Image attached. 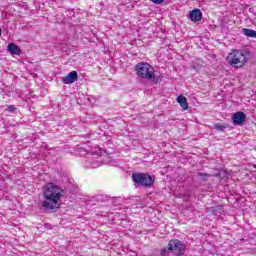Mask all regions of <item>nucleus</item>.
<instances>
[{"instance_id": "nucleus-1", "label": "nucleus", "mask_w": 256, "mask_h": 256, "mask_svg": "<svg viewBox=\"0 0 256 256\" xmlns=\"http://www.w3.org/2000/svg\"><path fill=\"white\" fill-rule=\"evenodd\" d=\"M42 207L47 211H53V209L59 208V201L63 197V189L55 185L54 183H47L43 187Z\"/></svg>"}, {"instance_id": "nucleus-2", "label": "nucleus", "mask_w": 256, "mask_h": 256, "mask_svg": "<svg viewBox=\"0 0 256 256\" xmlns=\"http://www.w3.org/2000/svg\"><path fill=\"white\" fill-rule=\"evenodd\" d=\"M134 71L140 79H147L152 81L154 85H157L163 81V75L161 72H155V68L147 62H139L135 65Z\"/></svg>"}, {"instance_id": "nucleus-3", "label": "nucleus", "mask_w": 256, "mask_h": 256, "mask_svg": "<svg viewBox=\"0 0 256 256\" xmlns=\"http://www.w3.org/2000/svg\"><path fill=\"white\" fill-rule=\"evenodd\" d=\"M249 59H251V52L249 50H235L229 53L226 57L227 63H229L231 67H236L237 69L245 67V64Z\"/></svg>"}, {"instance_id": "nucleus-4", "label": "nucleus", "mask_w": 256, "mask_h": 256, "mask_svg": "<svg viewBox=\"0 0 256 256\" xmlns=\"http://www.w3.org/2000/svg\"><path fill=\"white\" fill-rule=\"evenodd\" d=\"M132 180L138 187H151L155 183V176L149 173H133Z\"/></svg>"}, {"instance_id": "nucleus-5", "label": "nucleus", "mask_w": 256, "mask_h": 256, "mask_svg": "<svg viewBox=\"0 0 256 256\" xmlns=\"http://www.w3.org/2000/svg\"><path fill=\"white\" fill-rule=\"evenodd\" d=\"M187 246L180 240H170L168 243V248H164L161 251V255L165 256L169 251H172L175 255H183L185 253Z\"/></svg>"}, {"instance_id": "nucleus-6", "label": "nucleus", "mask_w": 256, "mask_h": 256, "mask_svg": "<svg viewBox=\"0 0 256 256\" xmlns=\"http://www.w3.org/2000/svg\"><path fill=\"white\" fill-rule=\"evenodd\" d=\"M87 153H94L95 155H101V147L94 146V149H87V145H78V155L81 157L87 155Z\"/></svg>"}, {"instance_id": "nucleus-7", "label": "nucleus", "mask_w": 256, "mask_h": 256, "mask_svg": "<svg viewBox=\"0 0 256 256\" xmlns=\"http://www.w3.org/2000/svg\"><path fill=\"white\" fill-rule=\"evenodd\" d=\"M247 121V114L243 111H238L232 114V123L241 127Z\"/></svg>"}, {"instance_id": "nucleus-8", "label": "nucleus", "mask_w": 256, "mask_h": 256, "mask_svg": "<svg viewBox=\"0 0 256 256\" xmlns=\"http://www.w3.org/2000/svg\"><path fill=\"white\" fill-rule=\"evenodd\" d=\"M90 139H99L100 141H104V143H111V136L105 135V131L99 129L98 132L94 134H90Z\"/></svg>"}, {"instance_id": "nucleus-9", "label": "nucleus", "mask_w": 256, "mask_h": 256, "mask_svg": "<svg viewBox=\"0 0 256 256\" xmlns=\"http://www.w3.org/2000/svg\"><path fill=\"white\" fill-rule=\"evenodd\" d=\"M78 79L79 73H77V71H71L67 76L62 77L61 81L64 83V85H71L75 83V81H78Z\"/></svg>"}, {"instance_id": "nucleus-10", "label": "nucleus", "mask_w": 256, "mask_h": 256, "mask_svg": "<svg viewBox=\"0 0 256 256\" xmlns=\"http://www.w3.org/2000/svg\"><path fill=\"white\" fill-rule=\"evenodd\" d=\"M188 19H190V21H193L194 23H197L201 21V19H203V12H201V9L195 8L190 11Z\"/></svg>"}, {"instance_id": "nucleus-11", "label": "nucleus", "mask_w": 256, "mask_h": 256, "mask_svg": "<svg viewBox=\"0 0 256 256\" xmlns=\"http://www.w3.org/2000/svg\"><path fill=\"white\" fill-rule=\"evenodd\" d=\"M7 51L10 55H21L23 53L21 47L13 42L8 44Z\"/></svg>"}, {"instance_id": "nucleus-12", "label": "nucleus", "mask_w": 256, "mask_h": 256, "mask_svg": "<svg viewBox=\"0 0 256 256\" xmlns=\"http://www.w3.org/2000/svg\"><path fill=\"white\" fill-rule=\"evenodd\" d=\"M177 103H179L180 107L184 109V111H187L189 109V104L187 103V97L180 95L176 98Z\"/></svg>"}, {"instance_id": "nucleus-13", "label": "nucleus", "mask_w": 256, "mask_h": 256, "mask_svg": "<svg viewBox=\"0 0 256 256\" xmlns=\"http://www.w3.org/2000/svg\"><path fill=\"white\" fill-rule=\"evenodd\" d=\"M242 33L245 37H250L251 39H256V30L250 28H243Z\"/></svg>"}, {"instance_id": "nucleus-14", "label": "nucleus", "mask_w": 256, "mask_h": 256, "mask_svg": "<svg viewBox=\"0 0 256 256\" xmlns=\"http://www.w3.org/2000/svg\"><path fill=\"white\" fill-rule=\"evenodd\" d=\"M4 111L12 113V115H17V113H19V108L15 107V105H7Z\"/></svg>"}, {"instance_id": "nucleus-15", "label": "nucleus", "mask_w": 256, "mask_h": 256, "mask_svg": "<svg viewBox=\"0 0 256 256\" xmlns=\"http://www.w3.org/2000/svg\"><path fill=\"white\" fill-rule=\"evenodd\" d=\"M90 166L91 169H97V167H101V162L99 161H86V167Z\"/></svg>"}, {"instance_id": "nucleus-16", "label": "nucleus", "mask_w": 256, "mask_h": 256, "mask_svg": "<svg viewBox=\"0 0 256 256\" xmlns=\"http://www.w3.org/2000/svg\"><path fill=\"white\" fill-rule=\"evenodd\" d=\"M151 1L154 3V5H161L162 3L165 2V0H151Z\"/></svg>"}, {"instance_id": "nucleus-17", "label": "nucleus", "mask_w": 256, "mask_h": 256, "mask_svg": "<svg viewBox=\"0 0 256 256\" xmlns=\"http://www.w3.org/2000/svg\"><path fill=\"white\" fill-rule=\"evenodd\" d=\"M226 127L221 124H215L214 129H225Z\"/></svg>"}, {"instance_id": "nucleus-18", "label": "nucleus", "mask_w": 256, "mask_h": 256, "mask_svg": "<svg viewBox=\"0 0 256 256\" xmlns=\"http://www.w3.org/2000/svg\"><path fill=\"white\" fill-rule=\"evenodd\" d=\"M68 13L71 17H75V10H68Z\"/></svg>"}, {"instance_id": "nucleus-19", "label": "nucleus", "mask_w": 256, "mask_h": 256, "mask_svg": "<svg viewBox=\"0 0 256 256\" xmlns=\"http://www.w3.org/2000/svg\"><path fill=\"white\" fill-rule=\"evenodd\" d=\"M2 34H3V30L0 28V37H1Z\"/></svg>"}, {"instance_id": "nucleus-20", "label": "nucleus", "mask_w": 256, "mask_h": 256, "mask_svg": "<svg viewBox=\"0 0 256 256\" xmlns=\"http://www.w3.org/2000/svg\"><path fill=\"white\" fill-rule=\"evenodd\" d=\"M43 147H47V144L44 143V144H43Z\"/></svg>"}]
</instances>
